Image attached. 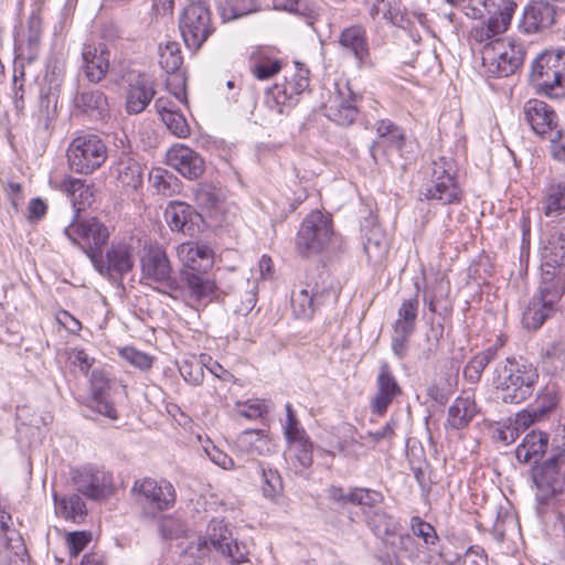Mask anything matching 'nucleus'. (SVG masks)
<instances>
[{
    "instance_id": "7",
    "label": "nucleus",
    "mask_w": 565,
    "mask_h": 565,
    "mask_svg": "<svg viewBox=\"0 0 565 565\" xmlns=\"http://www.w3.org/2000/svg\"><path fill=\"white\" fill-rule=\"evenodd\" d=\"M423 195L443 204H455L461 200V190L456 181L452 161L440 157L433 161L430 180L423 185Z\"/></svg>"
},
{
    "instance_id": "42",
    "label": "nucleus",
    "mask_w": 565,
    "mask_h": 565,
    "mask_svg": "<svg viewBox=\"0 0 565 565\" xmlns=\"http://www.w3.org/2000/svg\"><path fill=\"white\" fill-rule=\"evenodd\" d=\"M476 415V404L469 397H457L448 409L447 424L454 429L467 426Z\"/></svg>"
},
{
    "instance_id": "59",
    "label": "nucleus",
    "mask_w": 565,
    "mask_h": 565,
    "mask_svg": "<svg viewBox=\"0 0 565 565\" xmlns=\"http://www.w3.org/2000/svg\"><path fill=\"white\" fill-rule=\"evenodd\" d=\"M350 503L363 505L374 510L373 508L383 502L384 497L380 491L366 489V488H354L350 491L349 497Z\"/></svg>"
},
{
    "instance_id": "46",
    "label": "nucleus",
    "mask_w": 565,
    "mask_h": 565,
    "mask_svg": "<svg viewBox=\"0 0 565 565\" xmlns=\"http://www.w3.org/2000/svg\"><path fill=\"white\" fill-rule=\"evenodd\" d=\"M386 545L391 546L397 557L408 558L409 561H417L423 553L422 546L409 533L399 534L396 541L390 540Z\"/></svg>"
},
{
    "instance_id": "32",
    "label": "nucleus",
    "mask_w": 565,
    "mask_h": 565,
    "mask_svg": "<svg viewBox=\"0 0 565 565\" xmlns=\"http://www.w3.org/2000/svg\"><path fill=\"white\" fill-rule=\"evenodd\" d=\"M181 279L192 301L206 303L213 299L216 286L213 280L209 279L200 271L182 270Z\"/></svg>"
},
{
    "instance_id": "31",
    "label": "nucleus",
    "mask_w": 565,
    "mask_h": 565,
    "mask_svg": "<svg viewBox=\"0 0 565 565\" xmlns=\"http://www.w3.org/2000/svg\"><path fill=\"white\" fill-rule=\"evenodd\" d=\"M75 107L94 120H105L109 116L106 95L99 89L78 92L74 97Z\"/></svg>"
},
{
    "instance_id": "30",
    "label": "nucleus",
    "mask_w": 565,
    "mask_h": 565,
    "mask_svg": "<svg viewBox=\"0 0 565 565\" xmlns=\"http://www.w3.org/2000/svg\"><path fill=\"white\" fill-rule=\"evenodd\" d=\"M42 34V22L38 14H31L26 22V32L15 45V54L20 61L32 64L39 57L40 40Z\"/></svg>"
},
{
    "instance_id": "20",
    "label": "nucleus",
    "mask_w": 565,
    "mask_h": 565,
    "mask_svg": "<svg viewBox=\"0 0 565 565\" xmlns=\"http://www.w3.org/2000/svg\"><path fill=\"white\" fill-rule=\"evenodd\" d=\"M375 128L380 140L370 146V156L374 163H377L376 148L381 146L395 149L401 157H406L407 140L403 128L390 119L377 120Z\"/></svg>"
},
{
    "instance_id": "57",
    "label": "nucleus",
    "mask_w": 565,
    "mask_h": 565,
    "mask_svg": "<svg viewBox=\"0 0 565 565\" xmlns=\"http://www.w3.org/2000/svg\"><path fill=\"white\" fill-rule=\"evenodd\" d=\"M149 180L152 186L166 196L172 195L178 186V179L163 169L152 170Z\"/></svg>"
},
{
    "instance_id": "56",
    "label": "nucleus",
    "mask_w": 565,
    "mask_h": 565,
    "mask_svg": "<svg viewBox=\"0 0 565 565\" xmlns=\"http://www.w3.org/2000/svg\"><path fill=\"white\" fill-rule=\"evenodd\" d=\"M364 437L362 435L344 437L338 443V451L345 458L358 460L365 456L367 448L363 443Z\"/></svg>"
},
{
    "instance_id": "13",
    "label": "nucleus",
    "mask_w": 565,
    "mask_h": 565,
    "mask_svg": "<svg viewBox=\"0 0 565 565\" xmlns=\"http://www.w3.org/2000/svg\"><path fill=\"white\" fill-rule=\"evenodd\" d=\"M541 281L558 286L563 280L562 288L565 289V236L554 233L542 242L541 247Z\"/></svg>"
},
{
    "instance_id": "5",
    "label": "nucleus",
    "mask_w": 565,
    "mask_h": 565,
    "mask_svg": "<svg viewBox=\"0 0 565 565\" xmlns=\"http://www.w3.org/2000/svg\"><path fill=\"white\" fill-rule=\"evenodd\" d=\"M334 235L332 217L320 211H312L301 222L296 247L301 256L319 254L326 249Z\"/></svg>"
},
{
    "instance_id": "36",
    "label": "nucleus",
    "mask_w": 565,
    "mask_h": 565,
    "mask_svg": "<svg viewBox=\"0 0 565 565\" xmlns=\"http://www.w3.org/2000/svg\"><path fill=\"white\" fill-rule=\"evenodd\" d=\"M548 435L543 431L529 433L515 450L516 459L522 463L539 462L547 449Z\"/></svg>"
},
{
    "instance_id": "11",
    "label": "nucleus",
    "mask_w": 565,
    "mask_h": 565,
    "mask_svg": "<svg viewBox=\"0 0 565 565\" xmlns=\"http://www.w3.org/2000/svg\"><path fill=\"white\" fill-rule=\"evenodd\" d=\"M142 277L166 287L164 294L171 295L180 290L175 278L172 277V266L163 247L149 244L143 247L140 257Z\"/></svg>"
},
{
    "instance_id": "4",
    "label": "nucleus",
    "mask_w": 565,
    "mask_h": 565,
    "mask_svg": "<svg viewBox=\"0 0 565 565\" xmlns=\"http://www.w3.org/2000/svg\"><path fill=\"white\" fill-rule=\"evenodd\" d=\"M64 234L82 246L94 267L103 274V248L109 239L108 228L96 217L79 218L76 214L73 222L64 228Z\"/></svg>"
},
{
    "instance_id": "35",
    "label": "nucleus",
    "mask_w": 565,
    "mask_h": 565,
    "mask_svg": "<svg viewBox=\"0 0 565 565\" xmlns=\"http://www.w3.org/2000/svg\"><path fill=\"white\" fill-rule=\"evenodd\" d=\"M194 198L203 212L218 220L224 211V200L218 188L210 183H199L194 190Z\"/></svg>"
},
{
    "instance_id": "60",
    "label": "nucleus",
    "mask_w": 565,
    "mask_h": 565,
    "mask_svg": "<svg viewBox=\"0 0 565 565\" xmlns=\"http://www.w3.org/2000/svg\"><path fill=\"white\" fill-rule=\"evenodd\" d=\"M282 63L278 58L259 57L250 67L253 75L260 79H269L281 71Z\"/></svg>"
},
{
    "instance_id": "33",
    "label": "nucleus",
    "mask_w": 565,
    "mask_h": 565,
    "mask_svg": "<svg viewBox=\"0 0 565 565\" xmlns=\"http://www.w3.org/2000/svg\"><path fill=\"white\" fill-rule=\"evenodd\" d=\"M365 521L373 534L384 544L397 535L399 522L382 509L364 511Z\"/></svg>"
},
{
    "instance_id": "19",
    "label": "nucleus",
    "mask_w": 565,
    "mask_h": 565,
    "mask_svg": "<svg viewBox=\"0 0 565 565\" xmlns=\"http://www.w3.org/2000/svg\"><path fill=\"white\" fill-rule=\"evenodd\" d=\"M11 515L0 510V544L8 554V565H26L28 551L20 533L10 526Z\"/></svg>"
},
{
    "instance_id": "40",
    "label": "nucleus",
    "mask_w": 565,
    "mask_h": 565,
    "mask_svg": "<svg viewBox=\"0 0 565 565\" xmlns=\"http://www.w3.org/2000/svg\"><path fill=\"white\" fill-rule=\"evenodd\" d=\"M339 42L341 46L351 52L360 63L369 55L365 31L359 25L344 29L340 35Z\"/></svg>"
},
{
    "instance_id": "27",
    "label": "nucleus",
    "mask_w": 565,
    "mask_h": 565,
    "mask_svg": "<svg viewBox=\"0 0 565 565\" xmlns=\"http://www.w3.org/2000/svg\"><path fill=\"white\" fill-rule=\"evenodd\" d=\"M177 256L184 267L183 270H206L213 264V252L203 243H182L177 247Z\"/></svg>"
},
{
    "instance_id": "50",
    "label": "nucleus",
    "mask_w": 565,
    "mask_h": 565,
    "mask_svg": "<svg viewBox=\"0 0 565 565\" xmlns=\"http://www.w3.org/2000/svg\"><path fill=\"white\" fill-rule=\"evenodd\" d=\"M180 45L168 41L164 46H159V64L167 73H175L182 65Z\"/></svg>"
},
{
    "instance_id": "45",
    "label": "nucleus",
    "mask_w": 565,
    "mask_h": 565,
    "mask_svg": "<svg viewBox=\"0 0 565 565\" xmlns=\"http://www.w3.org/2000/svg\"><path fill=\"white\" fill-rule=\"evenodd\" d=\"M257 10L255 0H220L218 11L223 21H232Z\"/></svg>"
},
{
    "instance_id": "63",
    "label": "nucleus",
    "mask_w": 565,
    "mask_h": 565,
    "mask_svg": "<svg viewBox=\"0 0 565 565\" xmlns=\"http://www.w3.org/2000/svg\"><path fill=\"white\" fill-rule=\"evenodd\" d=\"M159 531L162 537L174 540L183 536L186 533L185 525L171 515H166L159 521Z\"/></svg>"
},
{
    "instance_id": "55",
    "label": "nucleus",
    "mask_w": 565,
    "mask_h": 565,
    "mask_svg": "<svg viewBox=\"0 0 565 565\" xmlns=\"http://www.w3.org/2000/svg\"><path fill=\"white\" fill-rule=\"evenodd\" d=\"M262 491L265 498L276 501L282 493V480L277 470L262 468Z\"/></svg>"
},
{
    "instance_id": "47",
    "label": "nucleus",
    "mask_w": 565,
    "mask_h": 565,
    "mask_svg": "<svg viewBox=\"0 0 565 565\" xmlns=\"http://www.w3.org/2000/svg\"><path fill=\"white\" fill-rule=\"evenodd\" d=\"M418 306L419 301L417 295H415L413 298L404 300L398 308L397 319L393 327L415 331Z\"/></svg>"
},
{
    "instance_id": "62",
    "label": "nucleus",
    "mask_w": 565,
    "mask_h": 565,
    "mask_svg": "<svg viewBox=\"0 0 565 565\" xmlns=\"http://www.w3.org/2000/svg\"><path fill=\"white\" fill-rule=\"evenodd\" d=\"M167 128L177 137L185 138L190 134V127L182 113L175 109L172 113L164 114L161 119Z\"/></svg>"
},
{
    "instance_id": "22",
    "label": "nucleus",
    "mask_w": 565,
    "mask_h": 565,
    "mask_svg": "<svg viewBox=\"0 0 565 565\" xmlns=\"http://www.w3.org/2000/svg\"><path fill=\"white\" fill-rule=\"evenodd\" d=\"M132 491L139 492L147 502L160 511L170 509L175 502L174 488L164 480L158 482L151 478H146L136 481Z\"/></svg>"
},
{
    "instance_id": "44",
    "label": "nucleus",
    "mask_w": 565,
    "mask_h": 565,
    "mask_svg": "<svg viewBox=\"0 0 565 565\" xmlns=\"http://www.w3.org/2000/svg\"><path fill=\"white\" fill-rule=\"evenodd\" d=\"M61 189L70 196L76 212L84 209L86 204H89V199L93 195L85 182L76 178H65L61 184Z\"/></svg>"
},
{
    "instance_id": "23",
    "label": "nucleus",
    "mask_w": 565,
    "mask_h": 565,
    "mask_svg": "<svg viewBox=\"0 0 565 565\" xmlns=\"http://www.w3.org/2000/svg\"><path fill=\"white\" fill-rule=\"evenodd\" d=\"M523 117L532 130L540 136L552 132L557 126V115L554 109L540 99H529L524 104Z\"/></svg>"
},
{
    "instance_id": "17",
    "label": "nucleus",
    "mask_w": 565,
    "mask_h": 565,
    "mask_svg": "<svg viewBox=\"0 0 565 565\" xmlns=\"http://www.w3.org/2000/svg\"><path fill=\"white\" fill-rule=\"evenodd\" d=\"M375 387V393L370 403L371 412L375 415L383 416L393 401L403 393L387 362L380 364Z\"/></svg>"
},
{
    "instance_id": "9",
    "label": "nucleus",
    "mask_w": 565,
    "mask_h": 565,
    "mask_svg": "<svg viewBox=\"0 0 565 565\" xmlns=\"http://www.w3.org/2000/svg\"><path fill=\"white\" fill-rule=\"evenodd\" d=\"M179 28L188 49L198 51L214 30L207 4L203 1L189 3L181 14Z\"/></svg>"
},
{
    "instance_id": "2",
    "label": "nucleus",
    "mask_w": 565,
    "mask_h": 565,
    "mask_svg": "<svg viewBox=\"0 0 565 565\" xmlns=\"http://www.w3.org/2000/svg\"><path fill=\"white\" fill-rule=\"evenodd\" d=\"M530 78L539 93L551 98H565V51L540 54L532 64Z\"/></svg>"
},
{
    "instance_id": "29",
    "label": "nucleus",
    "mask_w": 565,
    "mask_h": 565,
    "mask_svg": "<svg viewBox=\"0 0 565 565\" xmlns=\"http://www.w3.org/2000/svg\"><path fill=\"white\" fill-rule=\"evenodd\" d=\"M555 7L546 0L531 2L523 12L521 26L526 33L547 29L555 22Z\"/></svg>"
},
{
    "instance_id": "64",
    "label": "nucleus",
    "mask_w": 565,
    "mask_h": 565,
    "mask_svg": "<svg viewBox=\"0 0 565 565\" xmlns=\"http://www.w3.org/2000/svg\"><path fill=\"white\" fill-rule=\"evenodd\" d=\"M179 372L184 381L191 385H200L204 380L203 365L198 361H182L179 365Z\"/></svg>"
},
{
    "instance_id": "16",
    "label": "nucleus",
    "mask_w": 565,
    "mask_h": 565,
    "mask_svg": "<svg viewBox=\"0 0 565 565\" xmlns=\"http://www.w3.org/2000/svg\"><path fill=\"white\" fill-rule=\"evenodd\" d=\"M358 96L349 85H337L335 90L324 104V115L339 126H350L358 117Z\"/></svg>"
},
{
    "instance_id": "12",
    "label": "nucleus",
    "mask_w": 565,
    "mask_h": 565,
    "mask_svg": "<svg viewBox=\"0 0 565 565\" xmlns=\"http://www.w3.org/2000/svg\"><path fill=\"white\" fill-rule=\"evenodd\" d=\"M558 284V286H553L540 281L537 294L533 296L522 313L524 328L537 330L554 313L556 302L565 292V289L562 288L563 280H559Z\"/></svg>"
},
{
    "instance_id": "6",
    "label": "nucleus",
    "mask_w": 565,
    "mask_h": 565,
    "mask_svg": "<svg viewBox=\"0 0 565 565\" xmlns=\"http://www.w3.org/2000/svg\"><path fill=\"white\" fill-rule=\"evenodd\" d=\"M107 159L105 142L94 134H84L74 138L67 148V160L71 170L81 174H89L98 169Z\"/></svg>"
},
{
    "instance_id": "21",
    "label": "nucleus",
    "mask_w": 565,
    "mask_h": 565,
    "mask_svg": "<svg viewBox=\"0 0 565 565\" xmlns=\"http://www.w3.org/2000/svg\"><path fill=\"white\" fill-rule=\"evenodd\" d=\"M167 160L170 167L190 180L201 177L205 169L202 157L184 145H175L170 148Z\"/></svg>"
},
{
    "instance_id": "37",
    "label": "nucleus",
    "mask_w": 565,
    "mask_h": 565,
    "mask_svg": "<svg viewBox=\"0 0 565 565\" xmlns=\"http://www.w3.org/2000/svg\"><path fill=\"white\" fill-rule=\"evenodd\" d=\"M239 451L249 456H267L273 450V444L264 430L246 429L236 438Z\"/></svg>"
},
{
    "instance_id": "28",
    "label": "nucleus",
    "mask_w": 565,
    "mask_h": 565,
    "mask_svg": "<svg viewBox=\"0 0 565 565\" xmlns=\"http://www.w3.org/2000/svg\"><path fill=\"white\" fill-rule=\"evenodd\" d=\"M565 463V457L557 455L548 458L534 476V481L539 489L546 490L551 494L561 492L565 487V476L562 467Z\"/></svg>"
},
{
    "instance_id": "38",
    "label": "nucleus",
    "mask_w": 565,
    "mask_h": 565,
    "mask_svg": "<svg viewBox=\"0 0 565 565\" xmlns=\"http://www.w3.org/2000/svg\"><path fill=\"white\" fill-rule=\"evenodd\" d=\"M53 498L56 515L75 523L82 522L86 516V504L78 494L72 493L70 495L58 497L54 493Z\"/></svg>"
},
{
    "instance_id": "51",
    "label": "nucleus",
    "mask_w": 565,
    "mask_h": 565,
    "mask_svg": "<svg viewBox=\"0 0 565 565\" xmlns=\"http://www.w3.org/2000/svg\"><path fill=\"white\" fill-rule=\"evenodd\" d=\"M544 213L547 216H558L565 211V185L551 184L544 200Z\"/></svg>"
},
{
    "instance_id": "3",
    "label": "nucleus",
    "mask_w": 565,
    "mask_h": 565,
    "mask_svg": "<svg viewBox=\"0 0 565 565\" xmlns=\"http://www.w3.org/2000/svg\"><path fill=\"white\" fill-rule=\"evenodd\" d=\"M484 8L486 12L490 14L487 21L476 24L470 31V40L473 44L480 46V50H486L497 41H504L501 38L513 17L516 3L512 0H478Z\"/></svg>"
},
{
    "instance_id": "1",
    "label": "nucleus",
    "mask_w": 565,
    "mask_h": 565,
    "mask_svg": "<svg viewBox=\"0 0 565 565\" xmlns=\"http://www.w3.org/2000/svg\"><path fill=\"white\" fill-rule=\"evenodd\" d=\"M539 376L532 363L508 356L497 363L492 384L504 403L520 404L533 394Z\"/></svg>"
},
{
    "instance_id": "25",
    "label": "nucleus",
    "mask_w": 565,
    "mask_h": 565,
    "mask_svg": "<svg viewBox=\"0 0 565 565\" xmlns=\"http://www.w3.org/2000/svg\"><path fill=\"white\" fill-rule=\"evenodd\" d=\"M109 56L106 44H85L82 50L83 68L92 83H99L109 70Z\"/></svg>"
},
{
    "instance_id": "52",
    "label": "nucleus",
    "mask_w": 565,
    "mask_h": 565,
    "mask_svg": "<svg viewBox=\"0 0 565 565\" xmlns=\"http://www.w3.org/2000/svg\"><path fill=\"white\" fill-rule=\"evenodd\" d=\"M363 247L371 260H380L385 255L387 250L386 239L380 228L372 227L369 231Z\"/></svg>"
},
{
    "instance_id": "61",
    "label": "nucleus",
    "mask_w": 565,
    "mask_h": 565,
    "mask_svg": "<svg viewBox=\"0 0 565 565\" xmlns=\"http://www.w3.org/2000/svg\"><path fill=\"white\" fill-rule=\"evenodd\" d=\"M236 413L241 417L254 420L267 414L268 406L264 401L248 399L244 403L236 404Z\"/></svg>"
},
{
    "instance_id": "53",
    "label": "nucleus",
    "mask_w": 565,
    "mask_h": 565,
    "mask_svg": "<svg viewBox=\"0 0 565 565\" xmlns=\"http://www.w3.org/2000/svg\"><path fill=\"white\" fill-rule=\"evenodd\" d=\"M409 527L413 537L416 536L422 539L426 548L430 550L436 545L438 535L435 527L430 523L415 515L411 518Z\"/></svg>"
},
{
    "instance_id": "14",
    "label": "nucleus",
    "mask_w": 565,
    "mask_h": 565,
    "mask_svg": "<svg viewBox=\"0 0 565 565\" xmlns=\"http://www.w3.org/2000/svg\"><path fill=\"white\" fill-rule=\"evenodd\" d=\"M118 394H126V387L118 381L109 379L103 371L94 370L90 375V407L110 419H117L118 413L114 399Z\"/></svg>"
},
{
    "instance_id": "39",
    "label": "nucleus",
    "mask_w": 565,
    "mask_h": 565,
    "mask_svg": "<svg viewBox=\"0 0 565 565\" xmlns=\"http://www.w3.org/2000/svg\"><path fill=\"white\" fill-rule=\"evenodd\" d=\"M449 289L441 279H436L434 284L427 285L423 290V301L428 310L439 316L447 315L451 307L447 301Z\"/></svg>"
},
{
    "instance_id": "48",
    "label": "nucleus",
    "mask_w": 565,
    "mask_h": 565,
    "mask_svg": "<svg viewBox=\"0 0 565 565\" xmlns=\"http://www.w3.org/2000/svg\"><path fill=\"white\" fill-rule=\"evenodd\" d=\"M317 305V297L305 288L294 290L291 294V308L295 316L298 318H310Z\"/></svg>"
},
{
    "instance_id": "26",
    "label": "nucleus",
    "mask_w": 565,
    "mask_h": 565,
    "mask_svg": "<svg viewBox=\"0 0 565 565\" xmlns=\"http://www.w3.org/2000/svg\"><path fill=\"white\" fill-rule=\"evenodd\" d=\"M154 95L153 83L142 74L136 75L126 92V111L129 115L142 113Z\"/></svg>"
},
{
    "instance_id": "10",
    "label": "nucleus",
    "mask_w": 565,
    "mask_h": 565,
    "mask_svg": "<svg viewBox=\"0 0 565 565\" xmlns=\"http://www.w3.org/2000/svg\"><path fill=\"white\" fill-rule=\"evenodd\" d=\"M295 73L284 84H275L267 90L266 104L277 113L295 106L298 96L309 87V70L300 62H295Z\"/></svg>"
},
{
    "instance_id": "41",
    "label": "nucleus",
    "mask_w": 565,
    "mask_h": 565,
    "mask_svg": "<svg viewBox=\"0 0 565 565\" xmlns=\"http://www.w3.org/2000/svg\"><path fill=\"white\" fill-rule=\"evenodd\" d=\"M500 347L501 344H493L468 361L463 369V376L469 383L476 384L481 380L484 369L497 359Z\"/></svg>"
},
{
    "instance_id": "54",
    "label": "nucleus",
    "mask_w": 565,
    "mask_h": 565,
    "mask_svg": "<svg viewBox=\"0 0 565 565\" xmlns=\"http://www.w3.org/2000/svg\"><path fill=\"white\" fill-rule=\"evenodd\" d=\"M558 404V392L555 385H546L541 390L535 398L533 405H531L537 413L539 416L544 418L550 412H552Z\"/></svg>"
},
{
    "instance_id": "18",
    "label": "nucleus",
    "mask_w": 565,
    "mask_h": 565,
    "mask_svg": "<svg viewBox=\"0 0 565 565\" xmlns=\"http://www.w3.org/2000/svg\"><path fill=\"white\" fill-rule=\"evenodd\" d=\"M73 479L76 490L88 499L103 500L113 492L111 475L104 470L84 467L75 472Z\"/></svg>"
},
{
    "instance_id": "8",
    "label": "nucleus",
    "mask_w": 565,
    "mask_h": 565,
    "mask_svg": "<svg viewBox=\"0 0 565 565\" xmlns=\"http://www.w3.org/2000/svg\"><path fill=\"white\" fill-rule=\"evenodd\" d=\"M525 50L516 41H497L482 50V65L497 77H508L514 74L523 64Z\"/></svg>"
},
{
    "instance_id": "58",
    "label": "nucleus",
    "mask_w": 565,
    "mask_h": 565,
    "mask_svg": "<svg viewBox=\"0 0 565 565\" xmlns=\"http://www.w3.org/2000/svg\"><path fill=\"white\" fill-rule=\"evenodd\" d=\"M295 452V457L302 468H309L312 465L313 445L308 435L300 436L288 441Z\"/></svg>"
},
{
    "instance_id": "15",
    "label": "nucleus",
    "mask_w": 565,
    "mask_h": 565,
    "mask_svg": "<svg viewBox=\"0 0 565 565\" xmlns=\"http://www.w3.org/2000/svg\"><path fill=\"white\" fill-rule=\"evenodd\" d=\"M199 548L212 546L224 557L228 558L231 563L245 562L246 552L238 546L237 542L233 540L232 533L226 524L222 521L213 520L207 526V534L204 540L199 539Z\"/></svg>"
},
{
    "instance_id": "43",
    "label": "nucleus",
    "mask_w": 565,
    "mask_h": 565,
    "mask_svg": "<svg viewBox=\"0 0 565 565\" xmlns=\"http://www.w3.org/2000/svg\"><path fill=\"white\" fill-rule=\"evenodd\" d=\"M107 265L103 269L116 271L119 275L127 274L134 267L135 259L132 250L128 245H113L107 252ZM103 265H105L103 263Z\"/></svg>"
},
{
    "instance_id": "34",
    "label": "nucleus",
    "mask_w": 565,
    "mask_h": 565,
    "mask_svg": "<svg viewBox=\"0 0 565 565\" xmlns=\"http://www.w3.org/2000/svg\"><path fill=\"white\" fill-rule=\"evenodd\" d=\"M116 180L127 189L137 190L142 184L140 163L129 153H122L113 168Z\"/></svg>"
},
{
    "instance_id": "24",
    "label": "nucleus",
    "mask_w": 565,
    "mask_h": 565,
    "mask_svg": "<svg viewBox=\"0 0 565 565\" xmlns=\"http://www.w3.org/2000/svg\"><path fill=\"white\" fill-rule=\"evenodd\" d=\"M164 218L171 231L192 236L201 215L190 204L172 201L166 207Z\"/></svg>"
},
{
    "instance_id": "49",
    "label": "nucleus",
    "mask_w": 565,
    "mask_h": 565,
    "mask_svg": "<svg viewBox=\"0 0 565 565\" xmlns=\"http://www.w3.org/2000/svg\"><path fill=\"white\" fill-rule=\"evenodd\" d=\"M367 2L371 6L370 14L373 19L381 15L392 24H396L398 22L401 0H367Z\"/></svg>"
}]
</instances>
